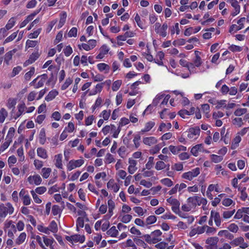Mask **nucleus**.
Listing matches in <instances>:
<instances>
[{
  "mask_svg": "<svg viewBox=\"0 0 249 249\" xmlns=\"http://www.w3.org/2000/svg\"><path fill=\"white\" fill-rule=\"evenodd\" d=\"M107 213L105 215V217L109 219L114 214L113 211L115 209V204L113 200L110 199L107 201V206L106 204L101 205L99 208V212L101 214H105L107 212Z\"/></svg>",
  "mask_w": 249,
  "mask_h": 249,
  "instance_id": "1",
  "label": "nucleus"
},
{
  "mask_svg": "<svg viewBox=\"0 0 249 249\" xmlns=\"http://www.w3.org/2000/svg\"><path fill=\"white\" fill-rule=\"evenodd\" d=\"M187 203L189 204L192 208H194L196 206H200L201 205L205 206L207 203V200L205 198L195 196L188 198Z\"/></svg>",
  "mask_w": 249,
  "mask_h": 249,
  "instance_id": "2",
  "label": "nucleus"
},
{
  "mask_svg": "<svg viewBox=\"0 0 249 249\" xmlns=\"http://www.w3.org/2000/svg\"><path fill=\"white\" fill-rule=\"evenodd\" d=\"M14 208L10 202L0 205V216L2 219H4L8 214H12L14 212Z\"/></svg>",
  "mask_w": 249,
  "mask_h": 249,
  "instance_id": "3",
  "label": "nucleus"
},
{
  "mask_svg": "<svg viewBox=\"0 0 249 249\" xmlns=\"http://www.w3.org/2000/svg\"><path fill=\"white\" fill-rule=\"evenodd\" d=\"M120 129L119 127H116L114 124L107 125L104 126L102 131L104 135H107L108 133L112 134V137L114 138L118 137L119 134L120 132Z\"/></svg>",
  "mask_w": 249,
  "mask_h": 249,
  "instance_id": "4",
  "label": "nucleus"
},
{
  "mask_svg": "<svg viewBox=\"0 0 249 249\" xmlns=\"http://www.w3.org/2000/svg\"><path fill=\"white\" fill-rule=\"evenodd\" d=\"M47 79V75L43 74L38 76L34 79L30 83L31 86H33L35 89H39L42 87Z\"/></svg>",
  "mask_w": 249,
  "mask_h": 249,
  "instance_id": "5",
  "label": "nucleus"
},
{
  "mask_svg": "<svg viewBox=\"0 0 249 249\" xmlns=\"http://www.w3.org/2000/svg\"><path fill=\"white\" fill-rule=\"evenodd\" d=\"M200 168L196 167L191 171L183 173L181 175V178L183 179L191 181L195 178L196 177L200 174Z\"/></svg>",
  "mask_w": 249,
  "mask_h": 249,
  "instance_id": "6",
  "label": "nucleus"
},
{
  "mask_svg": "<svg viewBox=\"0 0 249 249\" xmlns=\"http://www.w3.org/2000/svg\"><path fill=\"white\" fill-rule=\"evenodd\" d=\"M155 31L156 33L160 36L164 37L167 36V30L168 25L166 23H164L162 25L159 22H156L154 25Z\"/></svg>",
  "mask_w": 249,
  "mask_h": 249,
  "instance_id": "7",
  "label": "nucleus"
},
{
  "mask_svg": "<svg viewBox=\"0 0 249 249\" xmlns=\"http://www.w3.org/2000/svg\"><path fill=\"white\" fill-rule=\"evenodd\" d=\"M187 138L192 141L196 140L200 135V129L198 126L190 128L186 132Z\"/></svg>",
  "mask_w": 249,
  "mask_h": 249,
  "instance_id": "8",
  "label": "nucleus"
},
{
  "mask_svg": "<svg viewBox=\"0 0 249 249\" xmlns=\"http://www.w3.org/2000/svg\"><path fill=\"white\" fill-rule=\"evenodd\" d=\"M231 243L232 246H239L241 249H246L249 246L248 243L246 242L244 238L241 236L235 238L231 242Z\"/></svg>",
  "mask_w": 249,
  "mask_h": 249,
  "instance_id": "9",
  "label": "nucleus"
},
{
  "mask_svg": "<svg viewBox=\"0 0 249 249\" xmlns=\"http://www.w3.org/2000/svg\"><path fill=\"white\" fill-rule=\"evenodd\" d=\"M84 160L81 158L78 160H72L69 161L67 164V169L69 171L81 166L84 163Z\"/></svg>",
  "mask_w": 249,
  "mask_h": 249,
  "instance_id": "10",
  "label": "nucleus"
},
{
  "mask_svg": "<svg viewBox=\"0 0 249 249\" xmlns=\"http://www.w3.org/2000/svg\"><path fill=\"white\" fill-rule=\"evenodd\" d=\"M66 239L71 244L80 243H83L85 241V237L83 235L73 234L71 236H66Z\"/></svg>",
  "mask_w": 249,
  "mask_h": 249,
  "instance_id": "11",
  "label": "nucleus"
},
{
  "mask_svg": "<svg viewBox=\"0 0 249 249\" xmlns=\"http://www.w3.org/2000/svg\"><path fill=\"white\" fill-rule=\"evenodd\" d=\"M213 191L217 193L221 192L218 184H211L208 186L206 194L207 197L210 200L213 199V196L212 193Z\"/></svg>",
  "mask_w": 249,
  "mask_h": 249,
  "instance_id": "12",
  "label": "nucleus"
},
{
  "mask_svg": "<svg viewBox=\"0 0 249 249\" xmlns=\"http://www.w3.org/2000/svg\"><path fill=\"white\" fill-rule=\"evenodd\" d=\"M19 196L22 200L23 204L25 206L29 205L31 203L32 199L27 191L22 189L19 193Z\"/></svg>",
  "mask_w": 249,
  "mask_h": 249,
  "instance_id": "13",
  "label": "nucleus"
},
{
  "mask_svg": "<svg viewBox=\"0 0 249 249\" xmlns=\"http://www.w3.org/2000/svg\"><path fill=\"white\" fill-rule=\"evenodd\" d=\"M210 216L211 219L214 220L215 225L218 227H220L223 219L222 215L220 214L219 213L215 210H212L211 211Z\"/></svg>",
  "mask_w": 249,
  "mask_h": 249,
  "instance_id": "14",
  "label": "nucleus"
},
{
  "mask_svg": "<svg viewBox=\"0 0 249 249\" xmlns=\"http://www.w3.org/2000/svg\"><path fill=\"white\" fill-rule=\"evenodd\" d=\"M167 202L172 206V210L175 213H178L179 212V206L180 203L176 198L170 197V198L167 199Z\"/></svg>",
  "mask_w": 249,
  "mask_h": 249,
  "instance_id": "15",
  "label": "nucleus"
},
{
  "mask_svg": "<svg viewBox=\"0 0 249 249\" xmlns=\"http://www.w3.org/2000/svg\"><path fill=\"white\" fill-rule=\"evenodd\" d=\"M227 2L230 3L233 8V11L231 13L232 17H235L240 13L241 7L237 0H227Z\"/></svg>",
  "mask_w": 249,
  "mask_h": 249,
  "instance_id": "16",
  "label": "nucleus"
},
{
  "mask_svg": "<svg viewBox=\"0 0 249 249\" xmlns=\"http://www.w3.org/2000/svg\"><path fill=\"white\" fill-rule=\"evenodd\" d=\"M27 181L30 185H39L42 181L41 177L38 174L31 175L27 178Z\"/></svg>",
  "mask_w": 249,
  "mask_h": 249,
  "instance_id": "17",
  "label": "nucleus"
},
{
  "mask_svg": "<svg viewBox=\"0 0 249 249\" xmlns=\"http://www.w3.org/2000/svg\"><path fill=\"white\" fill-rule=\"evenodd\" d=\"M128 172L130 174H133L138 169L137 167V161L133 158H129L128 160Z\"/></svg>",
  "mask_w": 249,
  "mask_h": 249,
  "instance_id": "18",
  "label": "nucleus"
},
{
  "mask_svg": "<svg viewBox=\"0 0 249 249\" xmlns=\"http://www.w3.org/2000/svg\"><path fill=\"white\" fill-rule=\"evenodd\" d=\"M110 50V48L106 44L103 45L99 49V53L96 56L97 59H101L107 54Z\"/></svg>",
  "mask_w": 249,
  "mask_h": 249,
  "instance_id": "19",
  "label": "nucleus"
},
{
  "mask_svg": "<svg viewBox=\"0 0 249 249\" xmlns=\"http://www.w3.org/2000/svg\"><path fill=\"white\" fill-rule=\"evenodd\" d=\"M42 239L43 241V244L45 246V247L49 248L50 249H54V243L55 240L53 237H48L46 235L42 236Z\"/></svg>",
  "mask_w": 249,
  "mask_h": 249,
  "instance_id": "20",
  "label": "nucleus"
},
{
  "mask_svg": "<svg viewBox=\"0 0 249 249\" xmlns=\"http://www.w3.org/2000/svg\"><path fill=\"white\" fill-rule=\"evenodd\" d=\"M107 188L116 193L120 189V186L115 182L113 179H110L107 183Z\"/></svg>",
  "mask_w": 249,
  "mask_h": 249,
  "instance_id": "21",
  "label": "nucleus"
},
{
  "mask_svg": "<svg viewBox=\"0 0 249 249\" xmlns=\"http://www.w3.org/2000/svg\"><path fill=\"white\" fill-rule=\"evenodd\" d=\"M17 107L18 111L17 112L15 115L13 116V118L15 119H17L23 113H25V112H26L25 109H26V107L24 102L19 103Z\"/></svg>",
  "mask_w": 249,
  "mask_h": 249,
  "instance_id": "22",
  "label": "nucleus"
},
{
  "mask_svg": "<svg viewBox=\"0 0 249 249\" xmlns=\"http://www.w3.org/2000/svg\"><path fill=\"white\" fill-rule=\"evenodd\" d=\"M169 149L173 154L176 155L180 151H185L187 150V148L182 145H170L169 147Z\"/></svg>",
  "mask_w": 249,
  "mask_h": 249,
  "instance_id": "23",
  "label": "nucleus"
},
{
  "mask_svg": "<svg viewBox=\"0 0 249 249\" xmlns=\"http://www.w3.org/2000/svg\"><path fill=\"white\" fill-rule=\"evenodd\" d=\"M17 50L13 49L6 53L4 56V63L6 65H10V62L12 60L13 55L16 53Z\"/></svg>",
  "mask_w": 249,
  "mask_h": 249,
  "instance_id": "24",
  "label": "nucleus"
},
{
  "mask_svg": "<svg viewBox=\"0 0 249 249\" xmlns=\"http://www.w3.org/2000/svg\"><path fill=\"white\" fill-rule=\"evenodd\" d=\"M161 234L162 232L160 230H155L151 233L153 241V244L157 243L162 240L161 238Z\"/></svg>",
  "mask_w": 249,
  "mask_h": 249,
  "instance_id": "25",
  "label": "nucleus"
},
{
  "mask_svg": "<svg viewBox=\"0 0 249 249\" xmlns=\"http://www.w3.org/2000/svg\"><path fill=\"white\" fill-rule=\"evenodd\" d=\"M203 150V145L202 144H197L193 146L191 150V152L192 154L195 156L197 157L199 153L202 151Z\"/></svg>",
  "mask_w": 249,
  "mask_h": 249,
  "instance_id": "26",
  "label": "nucleus"
},
{
  "mask_svg": "<svg viewBox=\"0 0 249 249\" xmlns=\"http://www.w3.org/2000/svg\"><path fill=\"white\" fill-rule=\"evenodd\" d=\"M235 212V210H225L222 212L221 215L223 221L227 220L231 218Z\"/></svg>",
  "mask_w": 249,
  "mask_h": 249,
  "instance_id": "27",
  "label": "nucleus"
},
{
  "mask_svg": "<svg viewBox=\"0 0 249 249\" xmlns=\"http://www.w3.org/2000/svg\"><path fill=\"white\" fill-rule=\"evenodd\" d=\"M142 142L145 145L151 146L157 142V140L153 136L144 137L142 139Z\"/></svg>",
  "mask_w": 249,
  "mask_h": 249,
  "instance_id": "28",
  "label": "nucleus"
},
{
  "mask_svg": "<svg viewBox=\"0 0 249 249\" xmlns=\"http://www.w3.org/2000/svg\"><path fill=\"white\" fill-rule=\"evenodd\" d=\"M62 158L63 156L61 154H57L54 156V164L59 169H62L63 168Z\"/></svg>",
  "mask_w": 249,
  "mask_h": 249,
  "instance_id": "29",
  "label": "nucleus"
},
{
  "mask_svg": "<svg viewBox=\"0 0 249 249\" xmlns=\"http://www.w3.org/2000/svg\"><path fill=\"white\" fill-rule=\"evenodd\" d=\"M36 153L38 157L46 160L48 158V154L47 150L43 147H38L36 149Z\"/></svg>",
  "mask_w": 249,
  "mask_h": 249,
  "instance_id": "30",
  "label": "nucleus"
},
{
  "mask_svg": "<svg viewBox=\"0 0 249 249\" xmlns=\"http://www.w3.org/2000/svg\"><path fill=\"white\" fill-rule=\"evenodd\" d=\"M103 85L104 83H99L97 84L95 86V88L92 89L90 92H89V96H92L96 95L98 93H100L102 90L103 88Z\"/></svg>",
  "mask_w": 249,
  "mask_h": 249,
  "instance_id": "31",
  "label": "nucleus"
},
{
  "mask_svg": "<svg viewBox=\"0 0 249 249\" xmlns=\"http://www.w3.org/2000/svg\"><path fill=\"white\" fill-rule=\"evenodd\" d=\"M201 30V27L197 26L195 28L190 27L187 28L184 31V35L185 36H190L193 34H196Z\"/></svg>",
  "mask_w": 249,
  "mask_h": 249,
  "instance_id": "32",
  "label": "nucleus"
},
{
  "mask_svg": "<svg viewBox=\"0 0 249 249\" xmlns=\"http://www.w3.org/2000/svg\"><path fill=\"white\" fill-rule=\"evenodd\" d=\"M155 125L154 121H149L145 123L144 127L141 129V133L143 134L149 131Z\"/></svg>",
  "mask_w": 249,
  "mask_h": 249,
  "instance_id": "33",
  "label": "nucleus"
},
{
  "mask_svg": "<svg viewBox=\"0 0 249 249\" xmlns=\"http://www.w3.org/2000/svg\"><path fill=\"white\" fill-rule=\"evenodd\" d=\"M48 229H49V234L51 232L55 234L58 231V227L56 222L54 220L52 221L48 227Z\"/></svg>",
  "mask_w": 249,
  "mask_h": 249,
  "instance_id": "34",
  "label": "nucleus"
},
{
  "mask_svg": "<svg viewBox=\"0 0 249 249\" xmlns=\"http://www.w3.org/2000/svg\"><path fill=\"white\" fill-rule=\"evenodd\" d=\"M215 170L216 171V175L218 176H224L226 177L228 176V172L224 170L222 166L219 164H217L215 166Z\"/></svg>",
  "mask_w": 249,
  "mask_h": 249,
  "instance_id": "35",
  "label": "nucleus"
},
{
  "mask_svg": "<svg viewBox=\"0 0 249 249\" xmlns=\"http://www.w3.org/2000/svg\"><path fill=\"white\" fill-rule=\"evenodd\" d=\"M107 234L112 237H117L119 234L118 230L113 226L107 231Z\"/></svg>",
  "mask_w": 249,
  "mask_h": 249,
  "instance_id": "36",
  "label": "nucleus"
},
{
  "mask_svg": "<svg viewBox=\"0 0 249 249\" xmlns=\"http://www.w3.org/2000/svg\"><path fill=\"white\" fill-rule=\"evenodd\" d=\"M97 67L99 71L101 72L105 71L106 73H107L110 70L109 66L104 63H101L97 64Z\"/></svg>",
  "mask_w": 249,
  "mask_h": 249,
  "instance_id": "37",
  "label": "nucleus"
},
{
  "mask_svg": "<svg viewBox=\"0 0 249 249\" xmlns=\"http://www.w3.org/2000/svg\"><path fill=\"white\" fill-rule=\"evenodd\" d=\"M27 237L26 233L24 232H21L15 240L17 245H19L24 242Z\"/></svg>",
  "mask_w": 249,
  "mask_h": 249,
  "instance_id": "38",
  "label": "nucleus"
},
{
  "mask_svg": "<svg viewBox=\"0 0 249 249\" xmlns=\"http://www.w3.org/2000/svg\"><path fill=\"white\" fill-rule=\"evenodd\" d=\"M172 124L170 123H168L167 124L161 123L158 130L160 131L165 132L170 130L172 128Z\"/></svg>",
  "mask_w": 249,
  "mask_h": 249,
  "instance_id": "39",
  "label": "nucleus"
},
{
  "mask_svg": "<svg viewBox=\"0 0 249 249\" xmlns=\"http://www.w3.org/2000/svg\"><path fill=\"white\" fill-rule=\"evenodd\" d=\"M199 52L198 51L195 52V58L193 60V64L197 67L199 68L200 67L202 63V61L201 57L199 55Z\"/></svg>",
  "mask_w": 249,
  "mask_h": 249,
  "instance_id": "40",
  "label": "nucleus"
},
{
  "mask_svg": "<svg viewBox=\"0 0 249 249\" xmlns=\"http://www.w3.org/2000/svg\"><path fill=\"white\" fill-rule=\"evenodd\" d=\"M241 141V137L240 135H237L233 139L231 145V149H235L239 146V143Z\"/></svg>",
  "mask_w": 249,
  "mask_h": 249,
  "instance_id": "41",
  "label": "nucleus"
},
{
  "mask_svg": "<svg viewBox=\"0 0 249 249\" xmlns=\"http://www.w3.org/2000/svg\"><path fill=\"white\" fill-rule=\"evenodd\" d=\"M32 238L36 240L39 246L42 249H47L43 244L42 237H41L38 235H33L32 236Z\"/></svg>",
  "mask_w": 249,
  "mask_h": 249,
  "instance_id": "42",
  "label": "nucleus"
},
{
  "mask_svg": "<svg viewBox=\"0 0 249 249\" xmlns=\"http://www.w3.org/2000/svg\"><path fill=\"white\" fill-rule=\"evenodd\" d=\"M16 22V18L14 17L11 18L7 22V24L5 25V27L4 28L6 30V32L10 29H11L15 25Z\"/></svg>",
  "mask_w": 249,
  "mask_h": 249,
  "instance_id": "43",
  "label": "nucleus"
},
{
  "mask_svg": "<svg viewBox=\"0 0 249 249\" xmlns=\"http://www.w3.org/2000/svg\"><path fill=\"white\" fill-rule=\"evenodd\" d=\"M58 92L56 90H52L49 92L48 95L45 97V100L47 101H50L53 100L57 95Z\"/></svg>",
  "mask_w": 249,
  "mask_h": 249,
  "instance_id": "44",
  "label": "nucleus"
},
{
  "mask_svg": "<svg viewBox=\"0 0 249 249\" xmlns=\"http://www.w3.org/2000/svg\"><path fill=\"white\" fill-rule=\"evenodd\" d=\"M218 241V238L217 237H211L206 240V244L209 245V247L217 245Z\"/></svg>",
  "mask_w": 249,
  "mask_h": 249,
  "instance_id": "45",
  "label": "nucleus"
},
{
  "mask_svg": "<svg viewBox=\"0 0 249 249\" xmlns=\"http://www.w3.org/2000/svg\"><path fill=\"white\" fill-rule=\"evenodd\" d=\"M126 148L124 146H121L118 150V154L122 159H125L127 156Z\"/></svg>",
  "mask_w": 249,
  "mask_h": 249,
  "instance_id": "46",
  "label": "nucleus"
},
{
  "mask_svg": "<svg viewBox=\"0 0 249 249\" xmlns=\"http://www.w3.org/2000/svg\"><path fill=\"white\" fill-rule=\"evenodd\" d=\"M15 129L14 127L9 128L5 139L8 141L12 142L13 138L14 136Z\"/></svg>",
  "mask_w": 249,
  "mask_h": 249,
  "instance_id": "47",
  "label": "nucleus"
},
{
  "mask_svg": "<svg viewBox=\"0 0 249 249\" xmlns=\"http://www.w3.org/2000/svg\"><path fill=\"white\" fill-rule=\"evenodd\" d=\"M126 175L127 173L124 170H119L116 174V179L118 181L120 179H124L127 177Z\"/></svg>",
  "mask_w": 249,
  "mask_h": 249,
  "instance_id": "48",
  "label": "nucleus"
},
{
  "mask_svg": "<svg viewBox=\"0 0 249 249\" xmlns=\"http://www.w3.org/2000/svg\"><path fill=\"white\" fill-rule=\"evenodd\" d=\"M35 68L34 67H31L30 71L27 72L24 76V78L26 81H29L31 79L32 76L35 74Z\"/></svg>",
  "mask_w": 249,
  "mask_h": 249,
  "instance_id": "49",
  "label": "nucleus"
},
{
  "mask_svg": "<svg viewBox=\"0 0 249 249\" xmlns=\"http://www.w3.org/2000/svg\"><path fill=\"white\" fill-rule=\"evenodd\" d=\"M13 221L12 220H6L4 223L3 229L5 231H7L8 230V229L11 228L12 229L15 230V231H16V230L15 229V226L13 224Z\"/></svg>",
  "mask_w": 249,
  "mask_h": 249,
  "instance_id": "50",
  "label": "nucleus"
},
{
  "mask_svg": "<svg viewBox=\"0 0 249 249\" xmlns=\"http://www.w3.org/2000/svg\"><path fill=\"white\" fill-rule=\"evenodd\" d=\"M52 169L50 168H43L41 170V175L44 178H47L49 177Z\"/></svg>",
  "mask_w": 249,
  "mask_h": 249,
  "instance_id": "51",
  "label": "nucleus"
},
{
  "mask_svg": "<svg viewBox=\"0 0 249 249\" xmlns=\"http://www.w3.org/2000/svg\"><path fill=\"white\" fill-rule=\"evenodd\" d=\"M157 221L156 216L151 215L148 216L145 220V225L147 226L155 223Z\"/></svg>",
  "mask_w": 249,
  "mask_h": 249,
  "instance_id": "52",
  "label": "nucleus"
},
{
  "mask_svg": "<svg viewBox=\"0 0 249 249\" xmlns=\"http://www.w3.org/2000/svg\"><path fill=\"white\" fill-rule=\"evenodd\" d=\"M111 114V110H104L100 113L99 116L100 117H102L103 119L105 121H107L109 118V117Z\"/></svg>",
  "mask_w": 249,
  "mask_h": 249,
  "instance_id": "53",
  "label": "nucleus"
},
{
  "mask_svg": "<svg viewBox=\"0 0 249 249\" xmlns=\"http://www.w3.org/2000/svg\"><path fill=\"white\" fill-rule=\"evenodd\" d=\"M232 124L236 127H240L243 125V120L240 117H235L232 119Z\"/></svg>",
  "mask_w": 249,
  "mask_h": 249,
  "instance_id": "54",
  "label": "nucleus"
},
{
  "mask_svg": "<svg viewBox=\"0 0 249 249\" xmlns=\"http://www.w3.org/2000/svg\"><path fill=\"white\" fill-rule=\"evenodd\" d=\"M222 204L225 207H230L234 205L235 202L230 198H225L222 200Z\"/></svg>",
  "mask_w": 249,
  "mask_h": 249,
  "instance_id": "55",
  "label": "nucleus"
},
{
  "mask_svg": "<svg viewBox=\"0 0 249 249\" xmlns=\"http://www.w3.org/2000/svg\"><path fill=\"white\" fill-rule=\"evenodd\" d=\"M210 158L211 160L215 163H219L221 162L223 159V156H218L215 154H212L210 155Z\"/></svg>",
  "mask_w": 249,
  "mask_h": 249,
  "instance_id": "56",
  "label": "nucleus"
},
{
  "mask_svg": "<svg viewBox=\"0 0 249 249\" xmlns=\"http://www.w3.org/2000/svg\"><path fill=\"white\" fill-rule=\"evenodd\" d=\"M67 18V14L66 13H63L61 15L59 23L57 25V28L59 29L61 28L66 22Z\"/></svg>",
  "mask_w": 249,
  "mask_h": 249,
  "instance_id": "57",
  "label": "nucleus"
},
{
  "mask_svg": "<svg viewBox=\"0 0 249 249\" xmlns=\"http://www.w3.org/2000/svg\"><path fill=\"white\" fill-rule=\"evenodd\" d=\"M8 113L6 110L4 108H1L0 110V123H3Z\"/></svg>",
  "mask_w": 249,
  "mask_h": 249,
  "instance_id": "58",
  "label": "nucleus"
},
{
  "mask_svg": "<svg viewBox=\"0 0 249 249\" xmlns=\"http://www.w3.org/2000/svg\"><path fill=\"white\" fill-rule=\"evenodd\" d=\"M140 140L141 136L139 134L134 135L133 142L136 149L138 148L140 146Z\"/></svg>",
  "mask_w": 249,
  "mask_h": 249,
  "instance_id": "59",
  "label": "nucleus"
},
{
  "mask_svg": "<svg viewBox=\"0 0 249 249\" xmlns=\"http://www.w3.org/2000/svg\"><path fill=\"white\" fill-rule=\"evenodd\" d=\"M37 229L41 232L44 233L46 234H49V229L48 227H45L43 224L37 225Z\"/></svg>",
  "mask_w": 249,
  "mask_h": 249,
  "instance_id": "60",
  "label": "nucleus"
},
{
  "mask_svg": "<svg viewBox=\"0 0 249 249\" xmlns=\"http://www.w3.org/2000/svg\"><path fill=\"white\" fill-rule=\"evenodd\" d=\"M75 126L74 124L71 122H70L68 123V125L65 127L64 130L66 132L71 133L73 132Z\"/></svg>",
  "mask_w": 249,
  "mask_h": 249,
  "instance_id": "61",
  "label": "nucleus"
},
{
  "mask_svg": "<svg viewBox=\"0 0 249 249\" xmlns=\"http://www.w3.org/2000/svg\"><path fill=\"white\" fill-rule=\"evenodd\" d=\"M122 84V81L121 80H118L114 81L112 86V89L114 91H117L120 88Z\"/></svg>",
  "mask_w": 249,
  "mask_h": 249,
  "instance_id": "62",
  "label": "nucleus"
},
{
  "mask_svg": "<svg viewBox=\"0 0 249 249\" xmlns=\"http://www.w3.org/2000/svg\"><path fill=\"white\" fill-rule=\"evenodd\" d=\"M134 211L138 214L139 216H142L146 212V210H143L141 207L137 206L133 208Z\"/></svg>",
  "mask_w": 249,
  "mask_h": 249,
  "instance_id": "63",
  "label": "nucleus"
},
{
  "mask_svg": "<svg viewBox=\"0 0 249 249\" xmlns=\"http://www.w3.org/2000/svg\"><path fill=\"white\" fill-rule=\"evenodd\" d=\"M201 109L202 111L207 118H209L210 117L209 112H210V106L207 104H203L201 106Z\"/></svg>",
  "mask_w": 249,
  "mask_h": 249,
  "instance_id": "64",
  "label": "nucleus"
}]
</instances>
